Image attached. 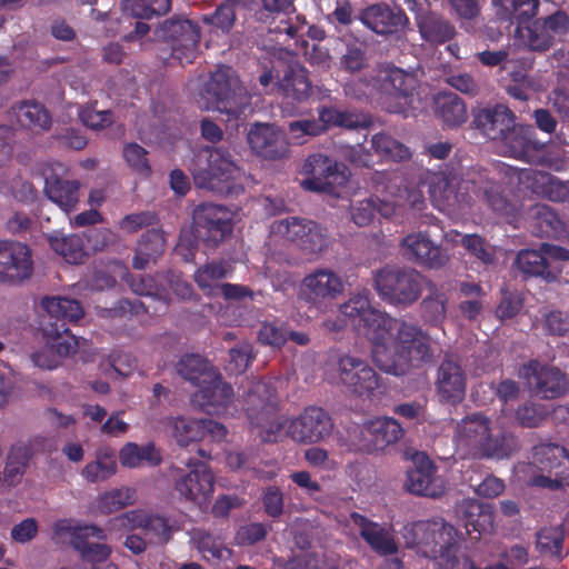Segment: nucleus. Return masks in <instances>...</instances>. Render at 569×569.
<instances>
[{"instance_id":"5","label":"nucleus","mask_w":569,"mask_h":569,"mask_svg":"<svg viewBox=\"0 0 569 569\" xmlns=\"http://www.w3.org/2000/svg\"><path fill=\"white\" fill-rule=\"evenodd\" d=\"M203 91L212 109L238 120L250 104L246 89L241 86L232 67L221 64L210 73Z\"/></svg>"},{"instance_id":"49","label":"nucleus","mask_w":569,"mask_h":569,"mask_svg":"<svg viewBox=\"0 0 569 569\" xmlns=\"http://www.w3.org/2000/svg\"><path fill=\"white\" fill-rule=\"evenodd\" d=\"M339 442L348 451L371 453L369 421L363 425L350 423L339 435Z\"/></svg>"},{"instance_id":"29","label":"nucleus","mask_w":569,"mask_h":569,"mask_svg":"<svg viewBox=\"0 0 569 569\" xmlns=\"http://www.w3.org/2000/svg\"><path fill=\"white\" fill-rule=\"evenodd\" d=\"M437 468L430 458L423 453H416L412 467L407 471L406 487L417 496L436 498L442 493V487L436 478Z\"/></svg>"},{"instance_id":"39","label":"nucleus","mask_w":569,"mask_h":569,"mask_svg":"<svg viewBox=\"0 0 569 569\" xmlns=\"http://www.w3.org/2000/svg\"><path fill=\"white\" fill-rule=\"evenodd\" d=\"M497 17L510 23L523 24L532 19L539 9V0H491Z\"/></svg>"},{"instance_id":"8","label":"nucleus","mask_w":569,"mask_h":569,"mask_svg":"<svg viewBox=\"0 0 569 569\" xmlns=\"http://www.w3.org/2000/svg\"><path fill=\"white\" fill-rule=\"evenodd\" d=\"M258 81L266 92L276 91L298 103L307 101L312 93L308 70L298 61L281 62L271 69H264Z\"/></svg>"},{"instance_id":"41","label":"nucleus","mask_w":569,"mask_h":569,"mask_svg":"<svg viewBox=\"0 0 569 569\" xmlns=\"http://www.w3.org/2000/svg\"><path fill=\"white\" fill-rule=\"evenodd\" d=\"M254 0H224L213 12L203 14L202 21L210 24L223 33H228L234 26L237 12L248 9Z\"/></svg>"},{"instance_id":"44","label":"nucleus","mask_w":569,"mask_h":569,"mask_svg":"<svg viewBox=\"0 0 569 569\" xmlns=\"http://www.w3.org/2000/svg\"><path fill=\"white\" fill-rule=\"evenodd\" d=\"M458 548L459 541H455V543H449L442 549H437L436 551H438V557L436 560L438 566L442 569H513L501 561L495 565L481 567L468 556L459 558L457 556Z\"/></svg>"},{"instance_id":"24","label":"nucleus","mask_w":569,"mask_h":569,"mask_svg":"<svg viewBox=\"0 0 569 569\" xmlns=\"http://www.w3.org/2000/svg\"><path fill=\"white\" fill-rule=\"evenodd\" d=\"M333 430L330 415L317 406H309L288 426L289 437L299 443L311 445L326 439Z\"/></svg>"},{"instance_id":"63","label":"nucleus","mask_w":569,"mask_h":569,"mask_svg":"<svg viewBox=\"0 0 569 569\" xmlns=\"http://www.w3.org/2000/svg\"><path fill=\"white\" fill-rule=\"evenodd\" d=\"M158 216L153 211H140L126 214L118 223L121 231L126 233H136L143 228H149L158 223Z\"/></svg>"},{"instance_id":"3","label":"nucleus","mask_w":569,"mask_h":569,"mask_svg":"<svg viewBox=\"0 0 569 569\" xmlns=\"http://www.w3.org/2000/svg\"><path fill=\"white\" fill-rule=\"evenodd\" d=\"M190 171L194 184L200 189L222 196H239L244 190V172L222 148H203L191 162Z\"/></svg>"},{"instance_id":"53","label":"nucleus","mask_w":569,"mask_h":569,"mask_svg":"<svg viewBox=\"0 0 569 569\" xmlns=\"http://www.w3.org/2000/svg\"><path fill=\"white\" fill-rule=\"evenodd\" d=\"M128 518L133 526L151 532L161 540L167 541L170 538V526L162 516L148 515L143 511H131Z\"/></svg>"},{"instance_id":"45","label":"nucleus","mask_w":569,"mask_h":569,"mask_svg":"<svg viewBox=\"0 0 569 569\" xmlns=\"http://www.w3.org/2000/svg\"><path fill=\"white\" fill-rule=\"evenodd\" d=\"M49 242L52 250L61 256L68 263H82L87 256L83 240L78 234L52 236Z\"/></svg>"},{"instance_id":"34","label":"nucleus","mask_w":569,"mask_h":569,"mask_svg":"<svg viewBox=\"0 0 569 569\" xmlns=\"http://www.w3.org/2000/svg\"><path fill=\"white\" fill-rule=\"evenodd\" d=\"M531 232L536 237L559 239L566 226L559 214L548 204L537 203L530 208Z\"/></svg>"},{"instance_id":"42","label":"nucleus","mask_w":569,"mask_h":569,"mask_svg":"<svg viewBox=\"0 0 569 569\" xmlns=\"http://www.w3.org/2000/svg\"><path fill=\"white\" fill-rule=\"evenodd\" d=\"M231 270L224 261H211L199 267L193 274L197 286L208 297H218L219 286L217 281L227 278Z\"/></svg>"},{"instance_id":"18","label":"nucleus","mask_w":569,"mask_h":569,"mask_svg":"<svg viewBox=\"0 0 569 569\" xmlns=\"http://www.w3.org/2000/svg\"><path fill=\"white\" fill-rule=\"evenodd\" d=\"M518 375L529 389L541 399H557L568 389L566 375L558 368L530 360L519 368Z\"/></svg>"},{"instance_id":"1","label":"nucleus","mask_w":569,"mask_h":569,"mask_svg":"<svg viewBox=\"0 0 569 569\" xmlns=\"http://www.w3.org/2000/svg\"><path fill=\"white\" fill-rule=\"evenodd\" d=\"M340 312L371 342L375 365L383 372L401 377L413 362H428L432 351L428 336L415 323L375 309L368 293H357L340 306Z\"/></svg>"},{"instance_id":"12","label":"nucleus","mask_w":569,"mask_h":569,"mask_svg":"<svg viewBox=\"0 0 569 569\" xmlns=\"http://www.w3.org/2000/svg\"><path fill=\"white\" fill-rule=\"evenodd\" d=\"M271 230L293 242L305 254H320L329 248L330 236L320 223L297 217L284 218L272 223Z\"/></svg>"},{"instance_id":"35","label":"nucleus","mask_w":569,"mask_h":569,"mask_svg":"<svg viewBox=\"0 0 569 569\" xmlns=\"http://www.w3.org/2000/svg\"><path fill=\"white\" fill-rule=\"evenodd\" d=\"M532 463L542 472L566 471L569 475V452L557 443L535 446Z\"/></svg>"},{"instance_id":"38","label":"nucleus","mask_w":569,"mask_h":569,"mask_svg":"<svg viewBox=\"0 0 569 569\" xmlns=\"http://www.w3.org/2000/svg\"><path fill=\"white\" fill-rule=\"evenodd\" d=\"M369 436L373 452L399 441L403 436V429L396 419L380 417L369 421Z\"/></svg>"},{"instance_id":"11","label":"nucleus","mask_w":569,"mask_h":569,"mask_svg":"<svg viewBox=\"0 0 569 569\" xmlns=\"http://www.w3.org/2000/svg\"><path fill=\"white\" fill-rule=\"evenodd\" d=\"M343 290V281L337 272L317 268L301 280L298 297L309 310L326 312Z\"/></svg>"},{"instance_id":"30","label":"nucleus","mask_w":569,"mask_h":569,"mask_svg":"<svg viewBox=\"0 0 569 569\" xmlns=\"http://www.w3.org/2000/svg\"><path fill=\"white\" fill-rule=\"evenodd\" d=\"M90 537L102 540L106 535L96 525L78 526L71 533V546L80 553L83 561L91 562L92 566L107 562L111 555V548L106 543L90 542Z\"/></svg>"},{"instance_id":"23","label":"nucleus","mask_w":569,"mask_h":569,"mask_svg":"<svg viewBox=\"0 0 569 569\" xmlns=\"http://www.w3.org/2000/svg\"><path fill=\"white\" fill-rule=\"evenodd\" d=\"M508 156L523 160L531 164H547V142L537 138L536 129L532 126L516 124L509 129L501 141Z\"/></svg>"},{"instance_id":"59","label":"nucleus","mask_w":569,"mask_h":569,"mask_svg":"<svg viewBox=\"0 0 569 569\" xmlns=\"http://www.w3.org/2000/svg\"><path fill=\"white\" fill-rule=\"evenodd\" d=\"M117 471V462L113 456H98L97 460L88 463L82 469V476L90 482L106 480Z\"/></svg>"},{"instance_id":"31","label":"nucleus","mask_w":569,"mask_h":569,"mask_svg":"<svg viewBox=\"0 0 569 569\" xmlns=\"http://www.w3.org/2000/svg\"><path fill=\"white\" fill-rule=\"evenodd\" d=\"M350 520L359 528L360 537L377 555L391 556L398 552V545L389 529L356 511L350 513Z\"/></svg>"},{"instance_id":"15","label":"nucleus","mask_w":569,"mask_h":569,"mask_svg":"<svg viewBox=\"0 0 569 569\" xmlns=\"http://www.w3.org/2000/svg\"><path fill=\"white\" fill-rule=\"evenodd\" d=\"M336 371L339 381L356 396L371 399L385 391L380 376L360 357L341 356L337 361Z\"/></svg>"},{"instance_id":"25","label":"nucleus","mask_w":569,"mask_h":569,"mask_svg":"<svg viewBox=\"0 0 569 569\" xmlns=\"http://www.w3.org/2000/svg\"><path fill=\"white\" fill-rule=\"evenodd\" d=\"M401 248L410 261L430 269H440L450 260L448 250L435 243L428 231L407 234L401 240Z\"/></svg>"},{"instance_id":"60","label":"nucleus","mask_w":569,"mask_h":569,"mask_svg":"<svg viewBox=\"0 0 569 569\" xmlns=\"http://www.w3.org/2000/svg\"><path fill=\"white\" fill-rule=\"evenodd\" d=\"M477 196L482 199L497 213L507 214L510 203L500 191V186L491 180H487L483 187L477 191Z\"/></svg>"},{"instance_id":"61","label":"nucleus","mask_w":569,"mask_h":569,"mask_svg":"<svg viewBox=\"0 0 569 569\" xmlns=\"http://www.w3.org/2000/svg\"><path fill=\"white\" fill-rule=\"evenodd\" d=\"M148 312V307L139 299H120L113 307L104 309L102 317L110 319H129L133 316L146 315Z\"/></svg>"},{"instance_id":"17","label":"nucleus","mask_w":569,"mask_h":569,"mask_svg":"<svg viewBox=\"0 0 569 569\" xmlns=\"http://www.w3.org/2000/svg\"><path fill=\"white\" fill-rule=\"evenodd\" d=\"M462 179L453 170L432 172L428 176V192L435 207L441 211H461L469 203L468 192L461 189Z\"/></svg>"},{"instance_id":"2","label":"nucleus","mask_w":569,"mask_h":569,"mask_svg":"<svg viewBox=\"0 0 569 569\" xmlns=\"http://www.w3.org/2000/svg\"><path fill=\"white\" fill-rule=\"evenodd\" d=\"M453 441L463 457L509 458L518 448L517 438L506 431L493 432L491 420L480 412L467 415L455 428Z\"/></svg>"},{"instance_id":"21","label":"nucleus","mask_w":569,"mask_h":569,"mask_svg":"<svg viewBox=\"0 0 569 569\" xmlns=\"http://www.w3.org/2000/svg\"><path fill=\"white\" fill-rule=\"evenodd\" d=\"M33 273L32 250L27 243L0 240V282L20 284Z\"/></svg>"},{"instance_id":"46","label":"nucleus","mask_w":569,"mask_h":569,"mask_svg":"<svg viewBox=\"0 0 569 569\" xmlns=\"http://www.w3.org/2000/svg\"><path fill=\"white\" fill-rule=\"evenodd\" d=\"M17 118L19 123L28 129L48 130L51 127L49 111L37 101L21 102L18 107Z\"/></svg>"},{"instance_id":"43","label":"nucleus","mask_w":569,"mask_h":569,"mask_svg":"<svg viewBox=\"0 0 569 569\" xmlns=\"http://www.w3.org/2000/svg\"><path fill=\"white\" fill-rule=\"evenodd\" d=\"M177 371L184 380L199 387L208 378L210 379V377L214 376L217 369L206 358L191 353L183 356L179 360Z\"/></svg>"},{"instance_id":"55","label":"nucleus","mask_w":569,"mask_h":569,"mask_svg":"<svg viewBox=\"0 0 569 569\" xmlns=\"http://www.w3.org/2000/svg\"><path fill=\"white\" fill-rule=\"evenodd\" d=\"M461 246L482 264L489 266L495 262V249L483 237L477 233L463 234Z\"/></svg>"},{"instance_id":"28","label":"nucleus","mask_w":569,"mask_h":569,"mask_svg":"<svg viewBox=\"0 0 569 569\" xmlns=\"http://www.w3.org/2000/svg\"><path fill=\"white\" fill-rule=\"evenodd\" d=\"M408 9L416 13V22L421 38L431 44L439 46L451 41L457 34L455 26L439 13L418 10V0H405Z\"/></svg>"},{"instance_id":"22","label":"nucleus","mask_w":569,"mask_h":569,"mask_svg":"<svg viewBox=\"0 0 569 569\" xmlns=\"http://www.w3.org/2000/svg\"><path fill=\"white\" fill-rule=\"evenodd\" d=\"M435 388L441 403L458 405L466 397L467 372L461 360L453 353H446L435 380Z\"/></svg>"},{"instance_id":"50","label":"nucleus","mask_w":569,"mask_h":569,"mask_svg":"<svg viewBox=\"0 0 569 569\" xmlns=\"http://www.w3.org/2000/svg\"><path fill=\"white\" fill-rule=\"evenodd\" d=\"M459 512L466 531L470 535L478 532L479 536L486 530V525L491 522V515L486 511L485 506L478 501H466Z\"/></svg>"},{"instance_id":"6","label":"nucleus","mask_w":569,"mask_h":569,"mask_svg":"<svg viewBox=\"0 0 569 569\" xmlns=\"http://www.w3.org/2000/svg\"><path fill=\"white\" fill-rule=\"evenodd\" d=\"M246 416L253 428L259 429L263 441H274L283 428L279 418V398L276 389L267 382L257 381L246 397Z\"/></svg>"},{"instance_id":"32","label":"nucleus","mask_w":569,"mask_h":569,"mask_svg":"<svg viewBox=\"0 0 569 569\" xmlns=\"http://www.w3.org/2000/svg\"><path fill=\"white\" fill-rule=\"evenodd\" d=\"M515 116L503 104L480 109L473 117V126L488 139L502 141L509 129H512Z\"/></svg>"},{"instance_id":"14","label":"nucleus","mask_w":569,"mask_h":569,"mask_svg":"<svg viewBox=\"0 0 569 569\" xmlns=\"http://www.w3.org/2000/svg\"><path fill=\"white\" fill-rule=\"evenodd\" d=\"M188 469L172 467L173 489L188 501H206L214 489V477L209 466L197 458L181 459Z\"/></svg>"},{"instance_id":"48","label":"nucleus","mask_w":569,"mask_h":569,"mask_svg":"<svg viewBox=\"0 0 569 569\" xmlns=\"http://www.w3.org/2000/svg\"><path fill=\"white\" fill-rule=\"evenodd\" d=\"M371 147L380 157L395 162L408 160L411 157L408 147L386 132L373 134Z\"/></svg>"},{"instance_id":"47","label":"nucleus","mask_w":569,"mask_h":569,"mask_svg":"<svg viewBox=\"0 0 569 569\" xmlns=\"http://www.w3.org/2000/svg\"><path fill=\"white\" fill-rule=\"evenodd\" d=\"M317 113L318 121L325 126L323 133L333 127L346 129H357L360 127L359 117L346 109H339L335 106H319Z\"/></svg>"},{"instance_id":"20","label":"nucleus","mask_w":569,"mask_h":569,"mask_svg":"<svg viewBox=\"0 0 569 569\" xmlns=\"http://www.w3.org/2000/svg\"><path fill=\"white\" fill-rule=\"evenodd\" d=\"M411 532L419 552L431 559H437V549L462 539V533L443 519L417 521L412 525Z\"/></svg>"},{"instance_id":"54","label":"nucleus","mask_w":569,"mask_h":569,"mask_svg":"<svg viewBox=\"0 0 569 569\" xmlns=\"http://www.w3.org/2000/svg\"><path fill=\"white\" fill-rule=\"evenodd\" d=\"M533 180L540 183L543 197L553 202L569 200V186L550 173L535 172Z\"/></svg>"},{"instance_id":"16","label":"nucleus","mask_w":569,"mask_h":569,"mask_svg":"<svg viewBox=\"0 0 569 569\" xmlns=\"http://www.w3.org/2000/svg\"><path fill=\"white\" fill-rule=\"evenodd\" d=\"M156 36L170 43L171 58L180 64L192 63L200 42V29L189 19L166 20L156 30Z\"/></svg>"},{"instance_id":"36","label":"nucleus","mask_w":569,"mask_h":569,"mask_svg":"<svg viewBox=\"0 0 569 569\" xmlns=\"http://www.w3.org/2000/svg\"><path fill=\"white\" fill-rule=\"evenodd\" d=\"M78 180H63L61 178H48L44 183V193L58 204L63 211L70 212L76 209L79 201Z\"/></svg>"},{"instance_id":"64","label":"nucleus","mask_w":569,"mask_h":569,"mask_svg":"<svg viewBox=\"0 0 569 569\" xmlns=\"http://www.w3.org/2000/svg\"><path fill=\"white\" fill-rule=\"evenodd\" d=\"M137 246L141 248V253L158 258L166 249L164 232L159 228L148 229L138 240Z\"/></svg>"},{"instance_id":"58","label":"nucleus","mask_w":569,"mask_h":569,"mask_svg":"<svg viewBox=\"0 0 569 569\" xmlns=\"http://www.w3.org/2000/svg\"><path fill=\"white\" fill-rule=\"evenodd\" d=\"M148 151L136 142L127 143L123 147V157L129 168L141 177H149L151 167L148 160Z\"/></svg>"},{"instance_id":"57","label":"nucleus","mask_w":569,"mask_h":569,"mask_svg":"<svg viewBox=\"0 0 569 569\" xmlns=\"http://www.w3.org/2000/svg\"><path fill=\"white\" fill-rule=\"evenodd\" d=\"M193 540L196 541L198 551L207 560H221L224 558V553L229 552V550L223 546L221 539L214 537L210 532L199 530L194 533Z\"/></svg>"},{"instance_id":"40","label":"nucleus","mask_w":569,"mask_h":569,"mask_svg":"<svg viewBox=\"0 0 569 569\" xmlns=\"http://www.w3.org/2000/svg\"><path fill=\"white\" fill-rule=\"evenodd\" d=\"M569 18L563 11H557L543 19L541 24V36L538 37L535 30H530V47L533 50H548L556 36L567 33Z\"/></svg>"},{"instance_id":"33","label":"nucleus","mask_w":569,"mask_h":569,"mask_svg":"<svg viewBox=\"0 0 569 569\" xmlns=\"http://www.w3.org/2000/svg\"><path fill=\"white\" fill-rule=\"evenodd\" d=\"M198 388L192 401L208 412H210V408L214 410L227 408L233 397L232 386L222 380L218 370Z\"/></svg>"},{"instance_id":"37","label":"nucleus","mask_w":569,"mask_h":569,"mask_svg":"<svg viewBox=\"0 0 569 569\" xmlns=\"http://www.w3.org/2000/svg\"><path fill=\"white\" fill-rule=\"evenodd\" d=\"M436 114L449 128H457L468 119L465 101L452 92H439L436 97Z\"/></svg>"},{"instance_id":"13","label":"nucleus","mask_w":569,"mask_h":569,"mask_svg":"<svg viewBox=\"0 0 569 569\" xmlns=\"http://www.w3.org/2000/svg\"><path fill=\"white\" fill-rule=\"evenodd\" d=\"M417 87V78L398 67H389L373 79V88L390 113L403 112L410 104Z\"/></svg>"},{"instance_id":"9","label":"nucleus","mask_w":569,"mask_h":569,"mask_svg":"<svg viewBox=\"0 0 569 569\" xmlns=\"http://www.w3.org/2000/svg\"><path fill=\"white\" fill-rule=\"evenodd\" d=\"M301 173L306 176L301 181L305 190L331 196H339L340 189L350 178V171L345 163L322 153L308 156L302 163Z\"/></svg>"},{"instance_id":"27","label":"nucleus","mask_w":569,"mask_h":569,"mask_svg":"<svg viewBox=\"0 0 569 569\" xmlns=\"http://www.w3.org/2000/svg\"><path fill=\"white\" fill-rule=\"evenodd\" d=\"M358 19L367 29L385 37L403 32L409 24V18L401 8H391L385 2L363 8Z\"/></svg>"},{"instance_id":"52","label":"nucleus","mask_w":569,"mask_h":569,"mask_svg":"<svg viewBox=\"0 0 569 569\" xmlns=\"http://www.w3.org/2000/svg\"><path fill=\"white\" fill-rule=\"evenodd\" d=\"M447 297L433 288L420 305L421 316L426 323L438 326L442 323L447 313Z\"/></svg>"},{"instance_id":"7","label":"nucleus","mask_w":569,"mask_h":569,"mask_svg":"<svg viewBox=\"0 0 569 569\" xmlns=\"http://www.w3.org/2000/svg\"><path fill=\"white\" fill-rule=\"evenodd\" d=\"M423 276L412 268L386 267L375 276V287L386 302L397 307H409L420 298Z\"/></svg>"},{"instance_id":"26","label":"nucleus","mask_w":569,"mask_h":569,"mask_svg":"<svg viewBox=\"0 0 569 569\" xmlns=\"http://www.w3.org/2000/svg\"><path fill=\"white\" fill-rule=\"evenodd\" d=\"M252 152L267 160H280L289 156L290 148L286 133L270 123L256 122L247 134Z\"/></svg>"},{"instance_id":"56","label":"nucleus","mask_w":569,"mask_h":569,"mask_svg":"<svg viewBox=\"0 0 569 569\" xmlns=\"http://www.w3.org/2000/svg\"><path fill=\"white\" fill-rule=\"evenodd\" d=\"M536 546L541 556L560 558L563 536L553 528H542L537 532Z\"/></svg>"},{"instance_id":"62","label":"nucleus","mask_w":569,"mask_h":569,"mask_svg":"<svg viewBox=\"0 0 569 569\" xmlns=\"http://www.w3.org/2000/svg\"><path fill=\"white\" fill-rule=\"evenodd\" d=\"M252 358V346L249 342L238 343L229 351L226 369L232 375L243 373Z\"/></svg>"},{"instance_id":"10","label":"nucleus","mask_w":569,"mask_h":569,"mask_svg":"<svg viewBox=\"0 0 569 569\" xmlns=\"http://www.w3.org/2000/svg\"><path fill=\"white\" fill-rule=\"evenodd\" d=\"M191 218L194 239L208 249H216L233 230L232 212L222 204L199 203Z\"/></svg>"},{"instance_id":"4","label":"nucleus","mask_w":569,"mask_h":569,"mask_svg":"<svg viewBox=\"0 0 569 569\" xmlns=\"http://www.w3.org/2000/svg\"><path fill=\"white\" fill-rule=\"evenodd\" d=\"M41 307L53 319L43 327V336L61 361L78 349V339L70 333L67 323L80 320L84 315L83 308L78 300L67 297H43Z\"/></svg>"},{"instance_id":"19","label":"nucleus","mask_w":569,"mask_h":569,"mask_svg":"<svg viewBox=\"0 0 569 569\" xmlns=\"http://www.w3.org/2000/svg\"><path fill=\"white\" fill-rule=\"evenodd\" d=\"M550 260L569 261V250L556 244L541 243L539 250H521L517 254L516 263L523 274L553 282L558 278V272Z\"/></svg>"},{"instance_id":"51","label":"nucleus","mask_w":569,"mask_h":569,"mask_svg":"<svg viewBox=\"0 0 569 569\" xmlns=\"http://www.w3.org/2000/svg\"><path fill=\"white\" fill-rule=\"evenodd\" d=\"M171 428L172 437L180 447H188L202 440L200 419L176 417L171 420Z\"/></svg>"}]
</instances>
